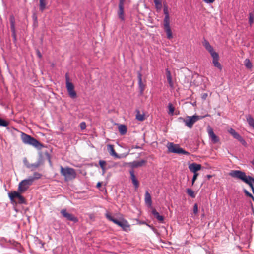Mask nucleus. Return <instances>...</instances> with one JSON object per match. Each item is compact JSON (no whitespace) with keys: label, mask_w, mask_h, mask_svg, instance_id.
<instances>
[{"label":"nucleus","mask_w":254,"mask_h":254,"mask_svg":"<svg viewBox=\"0 0 254 254\" xmlns=\"http://www.w3.org/2000/svg\"><path fill=\"white\" fill-rule=\"evenodd\" d=\"M105 216L107 220L121 227L123 231L128 232L130 230V224L123 216L116 217L108 211H106Z\"/></svg>","instance_id":"obj_1"},{"label":"nucleus","mask_w":254,"mask_h":254,"mask_svg":"<svg viewBox=\"0 0 254 254\" xmlns=\"http://www.w3.org/2000/svg\"><path fill=\"white\" fill-rule=\"evenodd\" d=\"M24 165L32 171L35 170L38 167L42 165L44 162V159L41 152L39 153V157L37 161L34 163H30L26 158H24L23 160Z\"/></svg>","instance_id":"obj_4"},{"label":"nucleus","mask_w":254,"mask_h":254,"mask_svg":"<svg viewBox=\"0 0 254 254\" xmlns=\"http://www.w3.org/2000/svg\"><path fill=\"white\" fill-rule=\"evenodd\" d=\"M137 176H130V179L135 190L139 186V182L136 177Z\"/></svg>","instance_id":"obj_26"},{"label":"nucleus","mask_w":254,"mask_h":254,"mask_svg":"<svg viewBox=\"0 0 254 254\" xmlns=\"http://www.w3.org/2000/svg\"><path fill=\"white\" fill-rule=\"evenodd\" d=\"M151 214L160 223H165V217L161 215L154 207H151Z\"/></svg>","instance_id":"obj_13"},{"label":"nucleus","mask_w":254,"mask_h":254,"mask_svg":"<svg viewBox=\"0 0 254 254\" xmlns=\"http://www.w3.org/2000/svg\"><path fill=\"white\" fill-rule=\"evenodd\" d=\"M233 177L239 179L242 182H244L249 186L250 188L254 187V178L252 177V176H231Z\"/></svg>","instance_id":"obj_8"},{"label":"nucleus","mask_w":254,"mask_h":254,"mask_svg":"<svg viewBox=\"0 0 254 254\" xmlns=\"http://www.w3.org/2000/svg\"><path fill=\"white\" fill-rule=\"evenodd\" d=\"M118 129L121 135H125L127 132V127L124 125H120L119 126Z\"/></svg>","instance_id":"obj_27"},{"label":"nucleus","mask_w":254,"mask_h":254,"mask_svg":"<svg viewBox=\"0 0 254 254\" xmlns=\"http://www.w3.org/2000/svg\"><path fill=\"white\" fill-rule=\"evenodd\" d=\"M215 0H203V1L204 2H205V3H207V4H211L212 3H213V2H214Z\"/></svg>","instance_id":"obj_56"},{"label":"nucleus","mask_w":254,"mask_h":254,"mask_svg":"<svg viewBox=\"0 0 254 254\" xmlns=\"http://www.w3.org/2000/svg\"><path fill=\"white\" fill-rule=\"evenodd\" d=\"M243 191L246 196L251 198L253 200V201L254 202V197L253 195L247 189L244 188L243 189Z\"/></svg>","instance_id":"obj_34"},{"label":"nucleus","mask_w":254,"mask_h":254,"mask_svg":"<svg viewBox=\"0 0 254 254\" xmlns=\"http://www.w3.org/2000/svg\"><path fill=\"white\" fill-rule=\"evenodd\" d=\"M21 138L23 143L31 145L38 150H41L44 147V144L41 143L38 140L24 132H21Z\"/></svg>","instance_id":"obj_3"},{"label":"nucleus","mask_w":254,"mask_h":254,"mask_svg":"<svg viewBox=\"0 0 254 254\" xmlns=\"http://www.w3.org/2000/svg\"><path fill=\"white\" fill-rule=\"evenodd\" d=\"M208 96V94L206 93H203L201 94V98L203 100H205Z\"/></svg>","instance_id":"obj_52"},{"label":"nucleus","mask_w":254,"mask_h":254,"mask_svg":"<svg viewBox=\"0 0 254 254\" xmlns=\"http://www.w3.org/2000/svg\"><path fill=\"white\" fill-rule=\"evenodd\" d=\"M79 126L81 130L85 129L86 127V124L84 122H82L80 123Z\"/></svg>","instance_id":"obj_50"},{"label":"nucleus","mask_w":254,"mask_h":254,"mask_svg":"<svg viewBox=\"0 0 254 254\" xmlns=\"http://www.w3.org/2000/svg\"><path fill=\"white\" fill-rule=\"evenodd\" d=\"M7 195L10 201V203L13 206L27 204V200L25 197L22 195V193L16 191L15 190H13L10 191H8Z\"/></svg>","instance_id":"obj_2"},{"label":"nucleus","mask_w":254,"mask_h":254,"mask_svg":"<svg viewBox=\"0 0 254 254\" xmlns=\"http://www.w3.org/2000/svg\"><path fill=\"white\" fill-rule=\"evenodd\" d=\"M207 180H210L213 176H206Z\"/></svg>","instance_id":"obj_58"},{"label":"nucleus","mask_w":254,"mask_h":254,"mask_svg":"<svg viewBox=\"0 0 254 254\" xmlns=\"http://www.w3.org/2000/svg\"><path fill=\"white\" fill-rule=\"evenodd\" d=\"M164 29L168 39H172L173 38L172 32L170 26V20L163 21Z\"/></svg>","instance_id":"obj_14"},{"label":"nucleus","mask_w":254,"mask_h":254,"mask_svg":"<svg viewBox=\"0 0 254 254\" xmlns=\"http://www.w3.org/2000/svg\"><path fill=\"white\" fill-rule=\"evenodd\" d=\"M155 8L157 11H160L162 7V4L160 0H154Z\"/></svg>","instance_id":"obj_30"},{"label":"nucleus","mask_w":254,"mask_h":254,"mask_svg":"<svg viewBox=\"0 0 254 254\" xmlns=\"http://www.w3.org/2000/svg\"><path fill=\"white\" fill-rule=\"evenodd\" d=\"M203 45L208 52H210L211 51L213 50V48L210 45L209 42L205 39H204V41L203 42Z\"/></svg>","instance_id":"obj_28"},{"label":"nucleus","mask_w":254,"mask_h":254,"mask_svg":"<svg viewBox=\"0 0 254 254\" xmlns=\"http://www.w3.org/2000/svg\"><path fill=\"white\" fill-rule=\"evenodd\" d=\"M32 18L34 20V24L37 23V17L35 14H34L32 15Z\"/></svg>","instance_id":"obj_53"},{"label":"nucleus","mask_w":254,"mask_h":254,"mask_svg":"<svg viewBox=\"0 0 254 254\" xmlns=\"http://www.w3.org/2000/svg\"><path fill=\"white\" fill-rule=\"evenodd\" d=\"M92 233V232L91 231L88 232V233H87V236H88V235H91Z\"/></svg>","instance_id":"obj_60"},{"label":"nucleus","mask_w":254,"mask_h":254,"mask_svg":"<svg viewBox=\"0 0 254 254\" xmlns=\"http://www.w3.org/2000/svg\"><path fill=\"white\" fill-rule=\"evenodd\" d=\"M168 151L171 153L176 154H182L188 155V152L181 148L178 144H174L172 142L169 143L167 145Z\"/></svg>","instance_id":"obj_5"},{"label":"nucleus","mask_w":254,"mask_h":254,"mask_svg":"<svg viewBox=\"0 0 254 254\" xmlns=\"http://www.w3.org/2000/svg\"><path fill=\"white\" fill-rule=\"evenodd\" d=\"M61 175H76L75 170L73 168L66 167L60 166Z\"/></svg>","instance_id":"obj_18"},{"label":"nucleus","mask_w":254,"mask_h":254,"mask_svg":"<svg viewBox=\"0 0 254 254\" xmlns=\"http://www.w3.org/2000/svg\"><path fill=\"white\" fill-rule=\"evenodd\" d=\"M251 189V190H252V191L253 193V194H254V187H252Z\"/></svg>","instance_id":"obj_61"},{"label":"nucleus","mask_w":254,"mask_h":254,"mask_svg":"<svg viewBox=\"0 0 254 254\" xmlns=\"http://www.w3.org/2000/svg\"><path fill=\"white\" fill-rule=\"evenodd\" d=\"M130 175H134V171L133 170H131L130 171Z\"/></svg>","instance_id":"obj_62"},{"label":"nucleus","mask_w":254,"mask_h":254,"mask_svg":"<svg viewBox=\"0 0 254 254\" xmlns=\"http://www.w3.org/2000/svg\"><path fill=\"white\" fill-rule=\"evenodd\" d=\"M146 163L144 160L134 161L130 163V165L132 168H137L143 166Z\"/></svg>","instance_id":"obj_24"},{"label":"nucleus","mask_w":254,"mask_h":254,"mask_svg":"<svg viewBox=\"0 0 254 254\" xmlns=\"http://www.w3.org/2000/svg\"><path fill=\"white\" fill-rule=\"evenodd\" d=\"M42 176H29L28 178L25 179L21 181L19 183L23 186H25L28 189L31 185L33 182L41 178Z\"/></svg>","instance_id":"obj_9"},{"label":"nucleus","mask_w":254,"mask_h":254,"mask_svg":"<svg viewBox=\"0 0 254 254\" xmlns=\"http://www.w3.org/2000/svg\"><path fill=\"white\" fill-rule=\"evenodd\" d=\"M64 177L65 182H68L69 181L72 180L74 178L76 177L77 176H64Z\"/></svg>","instance_id":"obj_42"},{"label":"nucleus","mask_w":254,"mask_h":254,"mask_svg":"<svg viewBox=\"0 0 254 254\" xmlns=\"http://www.w3.org/2000/svg\"><path fill=\"white\" fill-rule=\"evenodd\" d=\"M186 193L192 198H194L196 196V194L194 191L191 188H187L186 190Z\"/></svg>","instance_id":"obj_29"},{"label":"nucleus","mask_w":254,"mask_h":254,"mask_svg":"<svg viewBox=\"0 0 254 254\" xmlns=\"http://www.w3.org/2000/svg\"><path fill=\"white\" fill-rule=\"evenodd\" d=\"M45 154L46 158H47V160H48L49 163L51 164V156H50V154L48 153V151H46L45 152Z\"/></svg>","instance_id":"obj_49"},{"label":"nucleus","mask_w":254,"mask_h":254,"mask_svg":"<svg viewBox=\"0 0 254 254\" xmlns=\"http://www.w3.org/2000/svg\"><path fill=\"white\" fill-rule=\"evenodd\" d=\"M6 242H8L11 245H14V244H16V245L19 244L18 242H16L14 240H9L8 241H7V240L4 237H1V238H0V246L1 247L6 248V247L3 244V243Z\"/></svg>","instance_id":"obj_23"},{"label":"nucleus","mask_w":254,"mask_h":254,"mask_svg":"<svg viewBox=\"0 0 254 254\" xmlns=\"http://www.w3.org/2000/svg\"><path fill=\"white\" fill-rule=\"evenodd\" d=\"M146 226L148 227L152 231L157 235H159V233L158 232L157 229L155 228L153 225H151L149 224H146Z\"/></svg>","instance_id":"obj_37"},{"label":"nucleus","mask_w":254,"mask_h":254,"mask_svg":"<svg viewBox=\"0 0 254 254\" xmlns=\"http://www.w3.org/2000/svg\"><path fill=\"white\" fill-rule=\"evenodd\" d=\"M163 12L165 15V17L163 21L170 20V16L168 12V6L166 2H163Z\"/></svg>","instance_id":"obj_25"},{"label":"nucleus","mask_w":254,"mask_h":254,"mask_svg":"<svg viewBox=\"0 0 254 254\" xmlns=\"http://www.w3.org/2000/svg\"><path fill=\"white\" fill-rule=\"evenodd\" d=\"M251 164H252V167H253V168L254 170V158L252 160Z\"/></svg>","instance_id":"obj_57"},{"label":"nucleus","mask_w":254,"mask_h":254,"mask_svg":"<svg viewBox=\"0 0 254 254\" xmlns=\"http://www.w3.org/2000/svg\"><path fill=\"white\" fill-rule=\"evenodd\" d=\"M193 213L195 215L198 214V206L197 203H194L193 207Z\"/></svg>","instance_id":"obj_41"},{"label":"nucleus","mask_w":254,"mask_h":254,"mask_svg":"<svg viewBox=\"0 0 254 254\" xmlns=\"http://www.w3.org/2000/svg\"><path fill=\"white\" fill-rule=\"evenodd\" d=\"M207 130L209 137L211 139V141L214 143L218 142L219 139L218 137L214 133L213 129L210 127H209L207 129Z\"/></svg>","instance_id":"obj_19"},{"label":"nucleus","mask_w":254,"mask_h":254,"mask_svg":"<svg viewBox=\"0 0 254 254\" xmlns=\"http://www.w3.org/2000/svg\"><path fill=\"white\" fill-rule=\"evenodd\" d=\"M209 52L213 58L212 63L214 66L219 70H222V67L220 63L219 62V57L218 53L214 51V49Z\"/></svg>","instance_id":"obj_10"},{"label":"nucleus","mask_w":254,"mask_h":254,"mask_svg":"<svg viewBox=\"0 0 254 254\" xmlns=\"http://www.w3.org/2000/svg\"><path fill=\"white\" fill-rule=\"evenodd\" d=\"M60 213L62 217L67 221H71L74 224L77 223L79 222L78 217L73 214L68 212L66 208L62 209L60 211Z\"/></svg>","instance_id":"obj_7"},{"label":"nucleus","mask_w":254,"mask_h":254,"mask_svg":"<svg viewBox=\"0 0 254 254\" xmlns=\"http://www.w3.org/2000/svg\"><path fill=\"white\" fill-rule=\"evenodd\" d=\"M28 189L25 186H23L19 183L17 190L16 191L22 193L25 192Z\"/></svg>","instance_id":"obj_31"},{"label":"nucleus","mask_w":254,"mask_h":254,"mask_svg":"<svg viewBox=\"0 0 254 254\" xmlns=\"http://www.w3.org/2000/svg\"><path fill=\"white\" fill-rule=\"evenodd\" d=\"M108 149L109 151L110 154L111 156H114L116 158L120 159V158H123L124 157H126V156H127L128 155V153H127L125 155H124L123 154H117L115 152V151L114 149V147H113V145H108Z\"/></svg>","instance_id":"obj_17"},{"label":"nucleus","mask_w":254,"mask_h":254,"mask_svg":"<svg viewBox=\"0 0 254 254\" xmlns=\"http://www.w3.org/2000/svg\"><path fill=\"white\" fill-rule=\"evenodd\" d=\"M168 109H169V114L173 115L175 108L173 107V105L170 103L168 104Z\"/></svg>","instance_id":"obj_40"},{"label":"nucleus","mask_w":254,"mask_h":254,"mask_svg":"<svg viewBox=\"0 0 254 254\" xmlns=\"http://www.w3.org/2000/svg\"><path fill=\"white\" fill-rule=\"evenodd\" d=\"M228 175H246L245 173L239 170H231Z\"/></svg>","instance_id":"obj_35"},{"label":"nucleus","mask_w":254,"mask_h":254,"mask_svg":"<svg viewBox=\"0 0 254 254\" xmlns=\"http://www.w3.org/2000/svg\"><path fill=\"white\" fill-rule=\"evenodd\" d=\"M167 79L170 87H173V83L172 80V77H167Z\"/></svg>","instance_id":"obj_46"},{"label":"nucleus","mask_w":254,"mask_h":254,"mask_svg":"<svg viewBox=\"0 0 254 254\" xmlns=\"http://www.w3.org/2000/svg\"><path fill=\"white\" fill-rule=\"evenodd\" d=\"M99 163L100 166L101 167L103 171H104V170L105 169V165H106V161H105L104 160H100Z\"/></svg>","instance_id":"obj_44"},{"label":"nucleus","mask_w":254,"mask_h":254,"mask_svg":"<svg viewBox=\"0 0 254 254\" xmlns=\"http://www.w3.org/2000/svg\"><path fill=\"white\" fill-rule=\"evenodd\" d=\"M166 77L171 76L170 71L169 70L168 68L166 69Z\"/></svg>","instance_id":"obj_54"},{"label":"nucleus","mask_w":254,"mask_h":254,"mask_svg":"<svg viewBox=\"0 0 254 254\" xmlns=\"http://www.w3.org/2000/svg\"><path fill=\"white\" fill-rule=\"evenodd\" d=\"M145 202L146 205L150 207H152V201L151 196L149 192L146 190L145 193Z\"/></svg>","instance_id":"obj_22"},{"label":"nucleus","mask_w":254,"mask_h":254,"mask_svg":"<svg viewBox=\"0 0 254 254\" xmlns=\"http://www.w3.org/2000/svg\"><path fill=\"white\" fill-rule=\"evenodd\" d=\"M142 69V66L140 67V70L137 71V78H138V88L139 90V95H142L143 94L144 90L145 89V85L142 83V73L141 70Z\"/></svg>","instance_id":"obj_11"},{"label":"nucleus","mask_w":254,"mask_h":254,"mask_svg":"<svg viewBox=\"0 0 254 254\" xmlns=\"http://www.w3.org/2000/svg\"><path fill=\"white\" fill-rule=\"evenodd\" d=\"M228 131L233 136L234 138L237 139L242 144L244 145L246 143L245 140L243 138V137L233 128H230L228 129Z\"/></svg>","instance_id":"obj_15"},{"label":"nucleus","mask_w":254,"mask_h":254,"mask_svg":"<svg viewBox=\"0 0 254 254\" xmlns=\"http://www.w3.org/2000/svg\"><path fill=\"white\" fill-rule=\"evenodd\" d=\"M198 176H192V178L191 179V186H193L194 182L197 179Z\"/></svg>","instance_id":"obj_51"},{"label":"nucleus","mask_w":254,"mask_h":254,"mask_svg":"<svg viewBox=\"0 0 254 254\" xmlns=\"http://www.w3.org/2000/svg\"><path fill=\"white\" fill-rule=\"evenodd\" d=\"M133 148H135V149H141V148L140 146H137V145H136Z\"/></svg>","instance_id":"obj_59"},{"label":"nucleus","mask_w":254,"mask_h":254,"mask_svg":"<svg viewBox=\"0 0 254 254\" xmlns=\"http://www.w3.org/2000/svg\"><path fill=\"white\" fill-rule=\"evenodd\" d=\"M136 119L139 121H143L145 119L144 114H141L139 110H136Z\"/></svg>","instance_id":"obj_33"},{"label":"nucleus","mask_w":254,"mask_h":254,"mask_svg":"<svg viewBox=\"0 0 254 254\" xmlns=\"http://www.w3.org/2000/svg\"><path fill=\"white\" fill-rule=\"evenodd\" d=\"M39 241L40 244H42V246L44 245V243L43 242H42V241H41V240H39Z\"/></svg>","instance_id":"obj_63"},{"label":"nucleus","mask_w":254,"mask_h":254,"mask_svg":"<svg viewBox=\"0 0 254 254\" xmlns=\"http://www.w3.org/2000/svg\"><path fill=\"white\" fill-rule=\"evenodd\" d=\"M195 123L198 120L202 119L204 117L198 115H193L191 116Z\"/></svg>","instance_id":"obj_45"},{"label":"nucleus","mask_w":254,"mask_h":254,"mask_svg":"<svg viewBox=\"0 0 254 254\" xmlns=\"http://www.w3.org/2000/svg\"><path fill=\"white\" fill-rule=\"evenodd\" d=\"M4 188H5V190L6 191H8V192L9 191H8V190H7V189H6V185H5V184L4 185Z\"/></svg>","instance_id":"obj_64"},{"label":"nucleus","mask_w":254,"mask_h":254,"mask_svg":"<svg viewBox=\"0 0 254 254\" xmlns=\"http://www.w3.org/2000/svg\"><path fill=\"white\" fill-rule=\"evenodd\" d=\"M245 66L248 68L251 69L252 67V64L249 59H246L244 61Z\"/></svg>","instance_id":"obj_36"},{"label":"nucleus","mask_w":254,"mask_h":254,"mask_svg":"<svg viewBox=\"0 0 254 254\" xmlns=\"http://www.w3.org/2000/svg\"><path fill=\"white\" fill-rule=\"evenodd\" d=\"M254 21V15L252 13H249V23L250 25H252Z\"/></svg>","instance_id":"obj_43"},{"label":"nucleus","mask_w":254,"mask_h":254,"mask_svg":"<svg viewBox=\"0 0 254 254\" xmlns=\"http://www.w3.org/2000/svg\"><path fill=\"white\" fill-rule=\"evenodd\" d=\"M118 15L119 18L122 21L125 20L124 17V3H122V0L119 3V10L118 11Z\"/></svg>","instance_id":"obj_20"},{"label":"nucleus","mask_w":254,"mask_h":254,"mask_svg":"<svg viewBox=\"0 0 254 254\" xmlns=\"http://www.w3.org/2000/svg\"><path fill=\"white\" fill-rule=\"evenodd\" d=\"M137 223L139 225H146L148 224L145 221L136 219Z\"/></svg>","instance_id":"obj_48"},{"label":"nucleus","mask_w":254,"mask_h":254,"mask_svg":"<svg viewBox=\"0 0 254 254\" xmlns=\"http://www.w3.org/2000/svg\"><path fill=\"white\" fill-rule=\"evenodd\" d=\"M9 124L8 122L6 120L2 119L0 117V127H7Z\"/></svg>","instance_id":"obj_38"},{"label":"nucleus","mask_w":254,"mask_h":254,"mask_svg":"<svg viewBox=\"0 0 254 254\" xmlns=\"http://www.w3.org/2000/svg\"><path fill=\"white\" fill-rule=\"evenodd\" d=\"M9 21L10 24V28L12 32V37L14 43L17 41L16 30L15 27V17L13 15H11L9 17Z\"/></svg>","instance_id":"obj_12"},{"label":"nucleus","mask_w":254,"mask_h":254,"mask_svg":"<svg viewBox=\"0 0 254 254\" xmlns=\"http://www.w3.org/2000/svg\"><path fill=\"white\" fill-rule=\"evenodd\" d=\"M201 168V165L196 163H192L189 166V169L194 173L193 175H198L196 173V172L200 170Z\"/></svg>","instance_id":"obj_21"},{"label":"nucleus","mask_w":254,"mask_h":254,"mask_svg":"<svg viewBox=\"0 0 254 254\" xmlns=\"http://www.w3.org/2000/svg\"><path fill=\"white\" fill-rule=\"evenodd\" d=\"M103 182L99 181V182H97V183L96 184V187L97 189L100 190H102L101 188H102V186L103 185Z\"/></svg>","instance_id":"obj_47"},{"label":"nucleus","mask_w":254,"mask_h":254,"mask_svg":"<svg viewBox=\"0 0 254 254\" xmlns=\"http://www.w3.org/2000/svg\"><path fill=\"white\" fill-rule=\"evenodd\" d=\"M66 87L68 95L72 99H74L77 97V94L74 90V86L73 84L69 81V78L67 73L65 75Z\"/></svg>","instance_id":"obj_6"},{"label":"nucleus","mask_w":254,"mask_h":254,"mask_svg":"<svg viewBox=\"0 0 254 254\" xmlns=\"http://www.w3.org/2000/svg\"><path fill=\"white\" fill-rule=\"evenodd\" d=\"M36 54L37 55V56L39 58H41L42 57V55L40 52V51L37 49L36 50Z\"/></svg>","instance_id":"obj_55"},{"label":"nucleus","mask_w":254,"mask_h":254,"mask_svg":"<svg viewBox=\"0 0 254 254\" xmlns=\"http://www.w3.org/2000/svg\"><path fill=\"white\" fill-rule=\"evenodd\" d=\"M246 119H247V121L248 122L249 126L252 127L254 129V118L251 115H248L247 116Z\"/></svg>","instance_id":"obj_32"},{"label":"nucleus","mask_w":254,"mask_h":254,"mask_svg":"<svg viewBox=\"0 0 254 254\" xmlns=\"http://www.w3.org/2000/svg\"><path fill=\"white\" fill-rule=\"evenodd\" d=\"M46 2H45V0H40V10L41 11H43L45 7H46Z\"/></svg>","instance_id":"obj_39"},{"label":"nucleus","mask_w":254,"mask_h":254,"mask_svg":"<svg viewBox=\"0 0 254 254\" xmlns=\"http://www.w3.org/2000/svg\"><path fill=\"white\" fill-rule=\"evenodd\" d=\"M178 120L180 121H183L185 123V125L188 127L190 128H191L192 127L193 125L195 123V122L191 116H187L186 119L182 117H179L178 118Z\"/></svg>","instance_id":"obj_16"}]
</instances>
